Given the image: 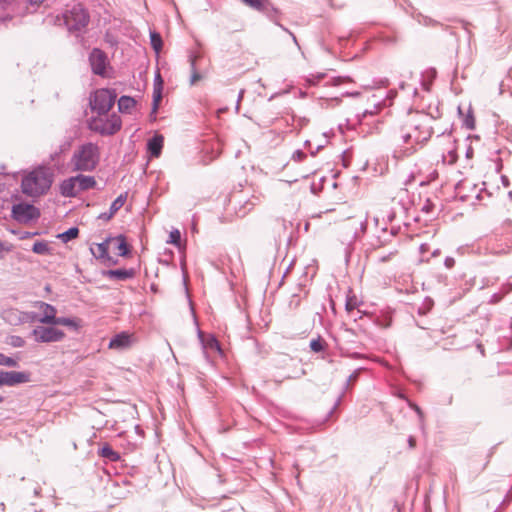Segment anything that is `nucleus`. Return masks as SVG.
I'll use <instances>...</instances> for the list:
<instances>
[{
    "label": "nucleus",
    "instance_id": "f257e3e1",
    "mask_svg": "<svg viewBox=\"0 0 512 512\" xmlns=\"http://www.w3.org/2000/svg\"><path fill=\"white\" fill-rule=\"evenodd\" d=\"M431 118L423 113L410 114L404 127L402 128L400 138L404 144H410L399 151H395L396 158H404L412 155L422 147L432 135Z\"/></svg>",
    "mask_w": 512,
    "mask_h": 512
},
{
    "label": "nucleus",
    "instance_id": "f03ea898",
    "mask_svg": "<svg viewBox=\"0 0 512 512\" xmlns=\"http://www.w3.org/2000/svg\"><path fill=\"white\" fill-rule=\"evenodd\" d=\"M100 157V147L96 143L87 142L74 150L69 164L74 172H92L99 165Z\"/></svg>",
    "mask_w": 512,
    "mask_h": 512
},
{
    "label": "nucleus",
    "instance_id": "7ed1b4c3",
    "mask_svg": "<svg viewBox=\"0 0 512 512\" xmlns=\"http://www.w3.org/2000/svg\"><path fill=\"white\" fill-rule=\"evenodd\" d=\"M52 174L43 167L31 171L22 179V192L31 197L45 194L52 185Z\"/></svg>",
    "mask_w": 512,
    "mask_h": 512
},
{
    "label": "nucleus",
    "instance_id": "20e7f679",
    "mask_svg": "<svg viewBox=\"0 0 512 512\" xmlns=\"http://www.w3.org/2000/svg\"><path fill=\"white\" fill-rule=\"evenodd\" d=\"M121 127L122 120L116 113H112L110 116L97 114L88 120V128L102 136L114 135Z\"/></svg>",
    "mask_w": 512,
    "mask_h": 512
},
{
    "label": "nucleus",
    "instance_id": "39448f33",
    "mask_svg": "<svg viewBox=\"0 0 512 512\" xmlns=\"http://www.w3.org/2000/svg\"><path fill=\"white\" fill-rule=\"evenodd\" d=\"M64 24L71 33H80L85 30L90 21V16L82 4L73 5L64 14Z\"/></svg>",
    "mask_w": 512,
    "mask_h": 512
},
{
    "label": "nucleus",
    "instance_id": "423d86ee",
    "mask_svg": "<svg viewBox=\"0 0 512 512\" xmlns=\"http://www.w3.org/2000/svg\"><path fill=\"white\" fill-rule=\"evenodd\" d=\"M116 96L115 91L111 89L96 90L89 98L91 110L99 115H107L115 103Z\"/></svg>",
    "mask_w": 512,
    "mask_h": 512
},
{
    "label": "nucleus",
    "instance_id": "0eeeda50",
    "mask_svg": "<svg viewBox=\"0 0 512 512\" xmlns=\"http://www.w3.org/2000/svg\"><path fill=\"white\" fill-rule=\"evenodd\" d=\"M31 335L38 343L59 342L65 337V333L62 330L47 326H36L32 330Z\"/></svg>",
    "mask_w": 512,
    "mask_h": 512
},
{
    "label": "nucleus",
    "instance_id": "6e6552de",
    "mask_svg": "<svg viewBox=\"0 0 512 512\" xmlns=\"http://www.w3.org/2000/svg\"><path fill=\"white\" fill-rule=\"evenodd\" d=\"M12 217L20 223H28L40 217V211L32 204L19 203L12 207Z\"/></svg>",
    "mask_w": 512,
    "mask_h": 512
},
{
    "label": "nucleus",
    "instance_id": "1a4fd4ad",
    "mask_svg": "<svg viewBox=\"0 0 512 512\" xmlns=\"http://www.w3.org/2000/svg\"><path fill=\"white\" fill-rule=\"evenodd\" d=\"M29 381L30 374L27 372L0 370V386L14 387Z\"/></svg>",
    "mask_w": 512,
    "mask_h": 512
},
{
    "label": "nucleus",
    "instance_id": "9d476101",
    "mask_svg": "<svg viewBox=\"0 0 512 512\" xmlns=\"http://www.w3.org/2000/svg\"><path fill=\"white\" fill-rule=\"evenodd\" d=\"M91 70L95 75L103 76L107 66L106 54L98 48H94L89 54Z\"/></svg>",
    "mask_w": 512,
    "mask_h": 512
},
{
    "label": "nucleus",
    "instance_id": "9b49d317",
    "mask_svg": "<svg viewBox=\"0 0 512 512\" xmlns=\"http://www.w3.org/2000/svg\"><path fill=\"white\" fill-rule=\"evenodd\" d=\"M36 304L43 311L42 315L38 319V322L42 324L55 325V322L58 318L56 316V308L53 305L42 301H39Z\"/></svg>",
    "mask_w": 512,
    "mask_h": 512
},
{
    "label": "nucleus",
    "instance_id": "f8f14e48",
    "mask_svg": "<svg viewBox=\"0 0 512 512\" xmlns=\"http://www.w3.org/2000/svg\"><path fill=\"white\" fill-rule=\"evenodd\" d=\"M132 342V334L128 332H121L110 339L109 348L118 350L126 349L131 346Z\"/></svg>",
    "mask_w": 512,
    "mask_h": 512
},
{
    "label": "nucleus",
    "instance_id": "ddd939ff",
    "mask_svg": "<svg viewBox=\"0 0 512 512\" xmlns=\"http://www.w3.org/2000/svg\"><path fill=\"white\" fill-rule=\"evenodd\" d=\"M103 275L111 280L125 281L134 278L136 275V270L134 268L107 270L103 272Z\"/></svg>",
    "mask_w": 512,
    "mask_h": 512
},
{
    "label": "nucleus",
    "instance_id": "4468645a",
    "mask_svg": "<svg viewBox=\"0 0 512 512\" xmlns=\"http://www.w3.org/2000/svg\"><path fill=\"white\" fill-rule=\"evenodd\" d=\"M59 191L63 197H76L79 192L77 190V182L75 180V176L63 180L59 185Z\"/></svg>",
    "mask_w": 512,
    "mask_h": 512
},
{
    "label": "nucleus",
    "instance_id": "2eb2a0df",
    "mask_svg": "<svg viewBox=\"0 0 512 512\" xmlns=\"http://www.w3.org/2000/svg\"><path fill=\"white\" fill-rule=\"evenodd\" d=\"M126 199H127V193L120 194L111 203L109 211L101 213L98 216V218L102 219V220H105V221H109L114 216V214L123 207V205L125 204Z\"/></svg>",
    "mask_w": 512,
    "mask_h": 512
},
{
    "label": "nucleus",
    "instance_id": "dca6fc26",
    "mask_svg": "<svg viewBox=\"0 0 512 512\" xmlns=\"http://www.w3.org/2000/svg\"><path fill=\"white\" fill-rule=\"evenodd\" d=\"M246 5L249 7L263 12L267 14L268 16H271L272 14H276L277 10L270 4L268 0H242Z\"/></svg>",
    "mask_w": 512,
    "mask_h": 512
},
{
    "label": "nucleus",
    "instance_id": "f3484780",
    "mask_svg": "<svg viewBox=\"0 0 512 512\" xmlns=\"http://www.w3.org/2000/svg\"><path fill=\"white\" fill-rule=\"evenodd\" d=\"M164 138L160 134L154 135L147 142V150L151 157H159L163 148Z\"/></svg>",
    "mask_w": 512,
    "mask_h": 512
},
{
    "label": "nucleus",
    "instance_id": "a211bd4d",
    "mask_svg": "<svg viewBox=\"0 0 512 512\" xmlns=\"http://www.w3.org/2000/svg\"><path fill=\"white\" fill-rule=\"evenodd\" d=\"M75 180L77 182V190L79 193L93 189L97 184L95 178L90 175L78 174L75 176Z\"/></svg>",
    "mask_w": 512,
    "mask_h": 512
},
{
    "label": "nucleus",
    "instance_id": "6ab92c4d",
    "mask_svg": "<svg viewBox=\"0 0 512 512\" xmlns=\"http://www.w3.org/2000/svg\"><path fill=\"white\" fill-rule=\"evenodd\" d=\"M110 243H114L116 249L118 251V255L121 257H126L130 254V247L127 244L126 237L122 234L117 235L116 237H109Z\"/></svg>",
    "mask_w": 512,
    "mask_h": 512
},
{
    "label": "nucleus",
    "instance_id": "aec40b11",
    "mask_svg": "<svg viewBox=\"0 0 512 512\" xmlns=\"http://www.w3.org/2000/svg\"><path fill=\"white\" fill-rule=\"evenodd\" d=\"M109 244H110V240H109V238H107L102 243L97 244L96 247H90V251H91L92 255L98 260L102 261L103 259H108L109 258V253H108Z\"/></svg>",
    "mask_w": 512,
    "mask_h": 512
},
{
    "label": "nucleus",
    "instance_id": "412c9836",
    "mask_svg": "<svg viewBox=\"0 0 512 512\" xmlns=\"http://www.w3.org/2000/svg\"><path fill=\"white\" fill-rule=\"evenodd\" d=\"M399 231V227L392 226L390 231L388 232L387 227L381 228V234L377 236V246H384L391 241V238L394 237Z\"/></svg>",
    "mask_w": 512,
    "mask_h": 512
},
{
    "label": "nucleus",
    "instance_id": "4be33fe9",
    "mask_svg": "<svg viewBox=\"0 0 512 512\" xmlns=\"http://www.w3.org/2000/svg\"><path fill=\"white\" fill-rule=\"evenodd\" d=\"M198 336H199L200 341H201V343L203 345V353L205 355H206V350L207 349L215 350V351L221 353L220 343H219V341L214 336L209 337L205 341L204 338H203V334H202V332L200 330H198Z\"/></svg>",
    "mask_w": 512,
    "mask_h": 512
},
{
    "label": "nucleus",
    "instance_id": "5701e85b",
    "mask_svg": "<svg viewBox=\"0 0 512 512\" xmlns=\"http://www.w3.org/2000/svg\"><path fill=\"white\" fill-rule=\"evenodd\" d=\"M161 97H162V87H161V82L160 83H155L154 85V91H153V103H152V110H151V114H150V117L151 119L155 120L156 117H155V114L158 110V107H159V101L161 100Z\"/></svg>",
    "mask_w": 512,
    "mask_h": 512
},
{
    "label": "nucleus",
    "instance_id": "b1692460",
    "mask_svg": "<svg viewBox=\"0 0 512 512\" xmlns=\"http://www.w3.org/2000/svg\"><path fill=\"white\" fill-rule=\"evenodd\" d=\"M136 105L134 98L130 96H121L118 100V109L121 113H130L131 109Z\"/></svg>",
    "mask_w": 512,
    "mask_h": 512
},
{
    "label": "nucleus",
    "instance_id": "393cba45",
    "mask_svg": "<svg viewBox=\"0 0 512 512\" xmlns=\"http://www.w3.org/2000/svg\"><path fill=\"white\" fill-rule=\"evenodd\" d=\"M99 455L105 459H108L111 462H116L120 459V455L118 452L114 451L111 446L108 444L104 445L99 450Z\"/></svg>",
    "mask_w": 512,
    "mask_h": 512
},
{
    "label": "nucleus",
    "instance_id": "a878e982",
    "mask_svg": "<svg viewBox=\"0 0 512 512\" xmlns=\"http://www.w3.org/2000/svg\"><path fill=\"white\" fill-rule=\"evenodd\" d=\"M197 55H195L194 53H190L189 54V63H190V68H191V77H190V84L191 85H194L197 81H199L202 76L200 73H198L197 69H196V59H197Z\"/></svg>",
    "mask_w": 512,
    "mask_h": 512
},
{
    "label": "nucleus",
    "instance_id": "bb28decb",
    "mask_svg": "<svg viewBox=\"0 0 512 512\" xmlns=\"http://www.w3.org/2000/svg\"><path fill=\"white\" fill-rule=\"evenodd\" d=\"M55 325L67 326L73 330H78L80 327L79 321L77 319L69 317H58Z\"/></svg>",
    "mask_w": 512,
    "mask_h": 512
},
{
    "label": "nucleus",
    "instance_id": "cd10ccee",
    "mask_svg": "<svg viewBox=\"0 0 512 512\" xmlns=\"http://www.w3.org/2000/svg\"><path fill=\"white\" fill-rule=\"evenodd\" d=\"M78 234H79V229L77 227H71L68 230H66L65 232L60 233L58 235V238L62 242L67 243L68 241L76 238L78 236Z\"/></svg>",
    "mask_w": 512,
    "mask_h": 512
},
{
    "label": "nucleus",
    "instance_id": "c85d7f7f",
    "mask_svg": "<svg viewBox=\"0 0 512 512\" xmlns=\"http://www.w3.org/2000/svg\"><path fill=\"white\" fill-rule=\"evenodd\" d=\"M150 44L156 53H159L162 49V38L161 35L155 31L150 32Z\"/></svg>",
    "mask_w": 512,
    "mask_h": 512
},
{
    "label": "nucleus",
    "instance_id": "c756f323",
    "mask_svg": "<svg viewBox=\"0 0 512 512\" xmlns=\"http://www.w3.org/2000/svg\"><path fill=\"white\" fill-rule=\"evenodd\" d=\"M345 226L353 230L352 239H356L358 237L357 226H360V230L363 232L366 228V221L350 220Z\"/></svg>",
    "mask_w": 512,
    "mask_h": 512
},
{
    "label": "nucleus",
    "instance_id": "7c9ffc66",
    "mask_svg": "<svg viewBox=\"0 0 512 512\" xmlns=\"http://www.w3.org/2000/svg\"><path fill=\"white\" fill-rule=\"evenodd\" d=\"M32 251L35 254L46 255L49 253L50 248L45 241H37L33 244Z\"/></svg>",
    "mask_w": 512,
    "mask_h": 512
},
{
    "label": "nucleus",
    "instance_id": "2f4dec72",
    "mask_svg": "<svg viewBox=\"0 0 512 512\" xmlns=\"http://www.w3.org/2000/svg\"><path fill=\"white\" fill-rule=\"evenodd\" d=\"M6 343L14 348H22L26 342L21 336L11 335L7 337Z\"/></svg>",
    "mask_w": 512,
    "mask_h": 512
},
{
    "label": "nucleus",
    "instance_id": "473e14b6",
    "mask_svg": "<svg viewBox=\"0 0 512 512\" xmlns=\"http://www.w3.org/2000/svg\"><path fill=\"white\" fill-rule=\"evenodd\" d=\"M310 349L313 351V352H321L325 349L326 347V343L320 338H316V339H312L310 341Z\"/></svg>",
    "mask_w": 512,
    "mask_h": 512
},
{
    "label": "nucleus",
    "instance_id": "72a5a7b5",
    "mask_svg": "<svg viewBox=\"0 0 512 512\" xmlns=\"http://www.w3.org/2000/svg\"><path fill=\"white\" fill-rule=\"evenodd\" d=\"M0 366L17 367L18 362L16 359L0 353Z\"/></svg>",
    "mask_w": 512,
    "mask_h": 512
},
{
    "label": "nucleus",
    "instance_id": "f704fd0d",
    "mask_svg": "<svg viewBox=\"0 0 512 512\" xmlns=\"http://www.w3.org/2000/svg\"><path fill=\"white\" fill-rule=\"evenodd\" d=\"M181 241V234L178 229H174L169 234V240L167 241L170 244H173L175 246H180Z\"/></svg>",
    "mask_w": 512,
    "mask_h": 512
},
{
    "label": "nucleus",
    "instance_id": "c9c22d12",
    "mask_svg": "<svg viewBox=\"0 0 512 512\" xmlns=\"http://www.w3.org/2000/svg\"><path fill=\"white\" fill-rule=\"evenodd\" d=\"M20 314L22 315V317L18 318L19 322H24V321L34 322V321H38V319L40 317L36 312H25V313H20Z\"/></svg>",
    "mask_w": 512,
    "mask_h": 512
},
{
    "label": "nucleus",
    "instance_id": "e433bc0d",
    "mask_svg": "<svg viewBox=\"0 0 512 512\" xmlns=\"http://www.w3.org/2000/svg\"><path fill=\"white\" fill-rule=\"evenodd\" d=\"M18 314H20V313L17 310L10 309V310L3 312V318L6 321L12 322L15 319L18 320V318L20 317V316H18Z\"/></svg>",
    "mask_w": 512,
    "mask_h": 512
},
{
    "label": "nucleus",
    "instance_id": "4c0bfd02",
    "mask_svg": "<svg viewBox=\"0 0 512 512\" xmlns=\"http://www.w3.org/2000/svg\"><path fill=\"white\" fill-rule=\"evenodd\" d=\"M396 213L394 210H389L386 212L385 215H383L382 220L387 221L388 223H392L395 219Z\"/></svg>",
    "mask_w": 512,
    "mask_h": 512
},
{
    "label": "nucleus",
    "instance_id": "58836bf2",
    "mask_svg": "<svg viewBox=\"0 0 512 512\" xmlns=\"http://www.w3.org/2000/svg\"><path fill=\"white\" fill-rule=\"evenodd\" d=\"M464 125L468 129H474L475 122L472 115L468 114L467 117L464 119Z\"/></svg>",
    "mask_w": 512,
    "mask_h": 512
},
{
    "label": "nucleus",
    "instance_id": "ea45409f",
    "mask_svg": "<svg viewBox=\"0 0 512 512\" xmlns=\"http://www.w3.org/2000/svg\"><path fill=\"white\" fill-rule=\"evenodd\" d=\"M305 157H306V154H305L302 150H296V151L292 154V159H293L294 161H297V162L302 161Z\"/></svg>",
    "mask_w": 512,
    "mask_h": 512
},
{
    "label": "nucleus",
    "instance_id": "a19ab883",
    "mask_svg": "<svg viewBox=\"0 0 512 512\" xmlns=\"http://www.w3.org/2000/svg\"><path fill=\"white\" fill-rule=\"evenodd\" d=\"M361 369H357L355 370L347 379L346 383H345V389L348 388V386L350 385V383L352 381H355L357 380L358 376H359V372H360Z\"/></svg>",
    "mask_w": 512,
    "mask_h": 512
},
{
    "label": "nucleus",
    "instance_id": "79ce46f5",
    "mask_svg": "<svg viewBox=\"0 0 512 512\" xmlns=\"http://www.w3.org/2000/svg\"><path fill=\"white\" fill-rule=\"evenodd\" d=\"M444 265L446 268L451 269L455 265V259L453 257H446L444 261Z\"/></svg>",
    "mask_w": 512,
    "mask_h": 512
},
{
    "label": "nucleus",
    "instance_id": "37998d69",
    "mask_svg": "<svg viewBox=\"0 0 512 512\" xmlns=\"http://www.w3.org/2000/svg\"><path fill=\"white\" fill-rule=\"evenodd\" d=\"M490 252L493 254H505L508 253L509 248H503V249H495L494 247L489 248Z\"/></svg>",
    "mask_w": 512,
    "mask_h": 512
},
{
    "label": "nucleus",
    "instance_id": "c03bdc74",
    "mask_svg": "<svg viewBox=\"0 0 512 512\" xmlns=\"http://www.w3.org/2000/svg\"><path fill=\"white\" fill-rule=\"evenodd\" d=\"M345 81H351L350 77H348V76L337 77V78L334 79V84L335 85H340L341 83H343Z\"/></svg>",
    "mask_w": 512,
    "mask_h": 512
},
{
    "label": "nucleus",
    "instance_id": "a18cd8bd",
    "mask_svg": "<svg viewBox=\"0 0 512 512\" xmlns=\"http://www.w3.org/2000/svg\"><path fill=\"white\" fill-rule=\"evenodd\" d=\"M102 262L105 264V265H116L117 264V259L111 257L109 255V258L108 259H103Z\"/></svg>",
    "mask_w": 512,
    "mask_h": 512
},
{
    "label": "nucleus",
    "instance_id": "49530a36",
    "mask_svg": "<svg viewBox=\"0 0 512 512\" xmlns=\"http://www.w3.org/2000/svg\"><path fill=\"white\" fill-rule=\"evenodd\" d=\"M411 407H412V408L415 410V412L418 414L419 419H420V421L422 422V420H423V413H422V411H421L420 407H419V406H417V405H415V404L411 405Z\"/></svg>",
    "mask_w": 512,
    "mask_h": 512
},
{
    "label": "nucleus",
    "instance_id": "de8ad7c7",
    "mask_svg": "<svg viewBox=\"0 0 512 512\" xmlns=\"http://www.w3.org/2000/svg\"><path fill=\"white\" fill-rule=\"evenodd\" d=\"M393 254H394V253H393V252H391V253H389V254H387V255L381 256V257L379 258V261H380V262H386V261H388V260H390V259H391V257L393 256Z\"/></svg>",
    "mask_w": 512,
    "mask_h": 512
},
{
    "label": "nucleus",
    "instance_id": "09e8293b",
    "mask_svg": "<svg viewBox=\"0 0 512 512\" xmlns=\"http://www.w3.org/2000/svg\"><path fill=\"white\" fill-rule=\"evenodd\" d=\"M502 296L499 295V294H493L492 297H491V300L490 302L491 303H497L501 300Z\"/></svg>",
    "mask_w": 512,
    "mask_h": 512
},
{
    "label": "nucleus",
    "instance_id": "8fccbe9b",
    "mask_svg": "<svg viewBox=\"0 0 512 512\" xmlns=\"http://www.w3.org/2000/svg\"><path fill=\"white\" fill-rule=\"evenodd\" d=\"M45 0H28V3L32 6H40Z\"/></svg>",
    "mask_w": 512,
    "mask_h": 512
},
{
    "label": "nucleus",
    "instance_id": "3c124183",
    "mask_svg": "<svg viewBox=\"0 0 512 512\" xmlns=\"http://www.w3.org/2000/svg\"><path fill=\"white\" fill-rule=\"evenodd\" d=\"M408 445L410 448H414L416 446V440L413 436L408 438Z\"/></svg>",
    "mask_w": 512,
    "mask_h": 512
},
{
    "label": "nucleus",
    "instance_id": "603ef678",
    "mask_svg": "<svg viewBox=\"0 0 512 512\" xmlns=\"http://www.w3.org/2000/svg\"><path fill=\"white\" fill-rule=\"evenodd\" d=\"M8 250H9V248H6L4 243L0 240V258H2L3 253Z\"/></svg>",
    "mask_w": 512,
    "mask_h": 512
},
{
    "label": "nucleus",
    "instance_id": "864d4df0",
    "mask_svg": "<svg viewBox=\"0 0 512 512\" xmlns=\"http://www.w3.org/2000/svg\"><path fill=\"white\" fill-rule=\"evenodd\" d=\"M14 0H0V4L2 5L3 8H6L7 6H9Z\"/></svg>",
    "mask_w": 512,
    "mask_h": 512
},
{
    "label": "nucleus",
    "instance_id": "5fc2aeb1",
    "mask_svg": "<svg viewBox=\"0 0 512 512\" xmlns=\"http://www.w3.org/2000/svg\"><path fill=\"white\" fill-rule=\"evenodd\" d=\"M243 94H244V90H241V91L239 92L238 99H237V105H236V109H237V110L239 109V103H240V101H241V99H242V97H243Z\"/></svg>",
    "mask_w": 512,
    "mask_h": 512
},
{
    "label": "nucleus",
    "instance_id": "6e6d98bb",
    "mask_svg": "<svg viewBox=\"0 0 512 512\" xmlns=\"http://www.w3.org/2000/svg\"><path fill=\"white\" fill-rule=\"evenodd\" d=\"M354 308H355V304H352V302L350 300H348L346 302V309L350 311V310H353Z\"/></svg>",
    "mask_w": 512,
    "mask_h": 512
},
{
    "label": "nucleus",
    "instance_id": "4d7b16f0",
    "mask_svg": "<svg viewBox=\"0 0 512 512\" xmlns=\"http://www.w3.org/2000/svg\"><path fill=\"white\" fill-rule=\"evenodd\" d=\"M256 201H258V198L253 197V200H250L246 203V205H249L250 207L248 209H251L252 206L256 204Z\"/></svg>",
    "mask_w": 512,
    "mask_h": 512
},
{
    "label": "nucleus",
    "instance_id": "13d9d810",
    "mask_svg": "<svg viewBox=\"0 0 512 512\" xmlns=\"http://www.w3.org/2000/svg\"><path fill=\"white\" fill-rule=\"evenodd\" d=\"M342 396H343V393L338 397V399H337V401L335 402V405H334V407H333L332 411H334V410L337 408V406L340 404L341 399H342Z\"/></svg>",
    "mask_w": 512,
    "mask_h": 512
},
{
    "label": "nucleus",
    "instance_id": "bf43d9fd",
    "mask_svg": "<svg viewBox=\"0 0 512 512\" xmlns=\"http://www.w3.org/2000/svg\"><path fill=\"white\" fill-rule=\"evenodd\" d=\"M427 248H428V245H427V244H422V245L420 246V251H421V252H425V251L427 250Z\"/></svg>",
    "mask_w": 512,
    "mask_h": 512
},
{
    "label": "nucleus",
    "instance_id": "052dcab7",
    "mask_svg": "<svg viewBox=\"0 0 512 512\" xmlns=\"http://www.w3.org/2000/svg\"><path fill=\"white\" fill-rule=\"evenodd\" d=\"M510 290H512V284H507V289H505V292L508 293Z\"/></svg>",
    "mask_w": 512,
    "mask_h": 512
},
{
    "label": "nucleus",
    "instance_id": "680f3d73",
    "mask_svg": "<svg viewBox=\"0 0 512 512\" xmlns=\"http://www.w3.org/2000/svg\"><path fill=\"white\" fill-rule=\"evenodd\" d=\"M439 253H440V250H439V249H436V250H434V251L432 252V256H433V257H435V256L439 255Z\"/></svg>",
    "mask_w": 512,
    "mask_h": 512
},
{
    "label": "nucleus",
    "instance_id": "e2e57ef3",
    "mask_svg": "<svg viewBox=\"0 0 512 512\" xmlns=\"http://www.w3.org/2000/svg\"><path fill=\"white\" fill-rule=\"evenodd\" d=\"M320 148L321 146H318L317 149H313V151H311V155L314 156L319 151Z\"/></svg>",
    "mask_w": 512,
    "mask_h": 512
},
{
    "label": "nucleus",
    "instance_id": "0e129e2a",
    "mask_svg": "<svg viewBox=\"0 0 512 512\" xmlns=\"http://www.w3.org/2000/svg\"><path fill=\"white\" fill-rule=\"evenodd\" d=\"M320 148L321 146H318L317 149H313V151H311V155L314 156L319 151Z\"/></svg>",
    "mask_w": 512,
    "mask_h": 512
},
{
    "label": "nucleus",
    "instance_id": "69168bd1",
    "mask_svg": "<svg viewBox=\"0 0 512 512\" xmlns=\"http://www.w3.org/2000/svg\"><path fill=\"white\" fill-rule=\"evenodd\" d=\"M290 35L292 36L294 43H295L296 45H298V42H297V39H296L295 35H294V34H292L291 32H290Z\"/></svg>",
    "mask_w": 512,
    "mask_h": 512
},
{
    "label": "nucleus",
    "instance_id": "338daca9",
    "mask_svg": "<svg viewBox=\"0 0 512 512\" xmlns=\"http://www.w3.org/2000/svg\"><path fill=\"white\" fill-rule=\"evenodd\" d=\"M156 81H159V83L161 82L162 83V80H161V77L159 74H157L156 78H155Z\"/></svg>",
    "mask_w": 512,
    "mask_h": 512
},
{
    "label": "nucleus",
    "instance_id": "774afa93",
    "mask_svg": "<svg viewBox=\"0 0 512 512\" xmlns=\"http://www.w3.org/2000/svg\"><path fill=\"white\" fill-rule=\"evenodd\" d=\"M502 180H503L504 185H507V182H506L507 179L504 176L502 177Z\"/></svg>",
    "mask_w": 512,
    "mask_h": 512
}]
</instances>
